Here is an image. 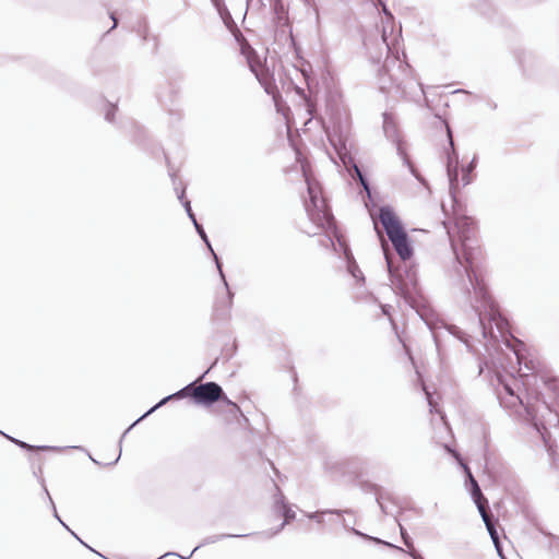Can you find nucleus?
<instances>
[{
    "mask_svg": "<svg viewBox=\"0 0 559 559\" xmlns=\"http://www.w3.org/2000/svg\"><path fill=\"white\" fill-rule=\"evenodd\" d=\"M302 173L308 187L309 199L305 201V209L309 219L317 228L328 231L334 228V218L323 197L319 182L308 174L306 165H302Z\"/></svg>",
    "mask_w": 559,
    "mask_h": 559,
    "instance_id": "1",
    "label": "nucleus"
},
{
    "mask_svg": "<svg viewBox=\"0 0 559 559\" xmlns=\"http://www.w3.org/2000/svg\"><path fill=\"white\" fill-rule=\"evenodd\" d=\"M173 397H191L195 403L203 405H211L217 401H222L226 403L227 413L234 418H237L238 414L241 413L240 407L228 400L223 389L215 382L199 385L191 383L168 399Z\"/></svg>",
    "mask_w": 559,
    "mask_h": 559,
    "instance_id": "2",
    "label": "nucleus"
},
{
    "mask_svg": "<svg viewBox=\"0 0 559 559\" xmlns=\"http://www.w3.org/2000/svg\"><path fill=\"white\" fill-rule=\"evenodd\" d=\"M379 219L385 229L396 253L402 260H408L413 254L408 237L397 216L389 209H381Z\"/></svg>",
    "mask_w": 559,
    "mask_h": 559,
    "instance_id": "3",
    "label": "nucleus"
},
{
    "mask_svg": "<svg viewBox=\"0 0 559 559\" xmlns=\"http://www.w3.org/2000/svg\"><path fill=\"white\" fill-rule=\"evenodd\" d=\"M461 255L465 262V270L471 282L475 281L477 294L489 305L491 311H496L495 302L491 300L490 296H488L485 284L483 280L478 278L475 269L476 263L483 258L480 247L475 246L469 239H465L462 242Z\"/></svg>",
    "mask_w": 559,
    "mask_h": 559,
    "instance_id": "4",
    "label": "nucleus"
},
{
    "mask_svg": "<svg viewBox=\"0 0 559 559\" xmlns=\"http://www.w3.org/2000/svg\"><path fill=\"white\" fill-rule=\"evenodd\" d=\"M240 52L245 56L250 70L255 74L259 82L264 86L267 94L274 98L278 94L277 86L270 78L269 73L264 72L261 68L258 57L253 48L243 39L240 44Z\"/></svg>",
    "mask_w": 559,
    "mask_h": 559,
    "instance_id": "5",
    "label": "nucleus"
},
{
    "mask_svg": "<svg viewBox=\"0 0 559 559\" xmlns=\"http://www.w3.org/2000/svg\"><path fill=\"white\" fill-rule=\"evenodd\" d=\"M468 477H469V480L472 484V496L474 498V501L477 506L478 511L480 512V508H483V510H487L488 509V500L483 496L477 481L475 480V478L473 477V475L469 472H468Z\"/></svg>",
    "mask_w": 559,
    "mask_h": 559,
    "instance_id": "6",
    "label": "nucleus"
},
{
    "mask_svg": "<svg viewBox=\"0 0 559 559\" xmlns=\"http://www.w3.org/2000/svg\"><path fill=\"white\" fill-rule=\"evenodd\" d=\"M480 515L486 524V527L490 534V537L495 544V546L497 547V549L499 550V546H500V542H499V536H498V533L496 531V527L491 521V518L488 513V510H483V508H480Z\"/></svg>",
    "mask_w": 559,
    "mask_h": 559,
    "instance_id": "7",
    "label": "nucleus"
},
{
    "mask_svg": "<svg viewBox=\"0 0 559 559\" xmlns=\"http://www.w3.org/2000/svg\"><path fill=\"white\" fill-rule=\"evenodd\" d=\"M14 442L22 449H25L27 451H34V450H41V451H45V450H50L51 448L50 447H34V445H31L26 442H23V441H20V440H14Z\"/></svg>",
    "mask_w": 559,
    "mask_h": 559,
    "instance_id": "8",
    "label": "nucleus"
},
{
    "mask_svg": "<svg viewBox=\"0 0 559 559\" xmlns=\"http://www.w3.org/2000/svg\"><path fill=\"white\" fill-rule=\"evenodd\" d=\"M231 305V295L229 292H226L223 300L217 304L218 308H229Z\"/></svg>",
    "mask_w": 559,
    "mask_h": 559,
    "instance_id": "9",
    "label": "nucleus"
},
{
    "mask_svg": "<svg viewBox=\"0 0 559 559\" xmlns=\"http://www.w3.org/2000/svg\"><path fill=\"white\" fill-rule=\"evenodd\" d=\"M136 32L143 37L144 40L148 37V27L146 23H139Z\"/></svg>",
    "mask_w": 559,
    "mask_h": 559,
    "instance_id": "10",
    "label": "nucleus"
},
{
    "mask_svg": "<svg viewBox=\"0 0 559 559\" xmlns=\"http://www.w3.org/2000/svg\"><path fill=\"white\" fill-rule=\"evenodd\" d=\"M285 521L282 523L281 527H283L290 518L294 516V514H290V510L289 509H285Z\"/></svg>",
    "mask_w": 559,
    "mask_h": 559,
    "instance_id": "11",
    "label": "nucleus"
},
{
    "mask_svg": "<svg viewBox=\"0 0 559 559\" xmlns=\"http://www.w3.org/2000/svg\"><path fill=\"white\" fill-rule=\"evenodd\" d=\"M132 129H133V133H134V135H136L138 133H139V134H142V133H143L142 128H141L140 126H138L136 123H134V124L132 126Z\"/></svg>",
    "mask_w": 559,
    "mask_h": 559,
    "instance_id": "12",
    "label": "nucleus"
},
{
    "mask_svg": "<svg viewBox=\"0 0 559 559\" xmlns=\"http://www.w3.org/2000/svg\"><path fill=\"white\" fill-rule=\"evenodd\" d=\"M298 162H300V163H301V166H302V165H306V167H307V169H308V174H309V175H311V174H310V166H309L308 162H306V160H301V158H298Z\"/></svg>",
    "mask_w": 559,
    "mask_h": 559,
    "instance_id": "13",
    "label": "nucleus"
},
{
    "mask_svg": "<svg viewBox=\"0 0 559 559\" xmlns=\"http://www.w3.org/2000/svg\"><path fill=\"white\" fill-rule=\"evenodd\" d=\"M504 390H506V392H507L508 394L513 395V391H512V389H511L509 385H507V384H506V385H504Z\"/></svg>",
    "mask_w": 559,
    "mask_h": 559,
    "instance_id": "14",
    "label": "nucleus"
},
{
    "mask_svg": "<svg viewBox=\"0 0 559 559\" xmlns=\"http://www.w3.org/2000/svg\"><path fill=\"white\" fill-rule=\"evenodd\" d=\"M112 19H114V26H112V27H116V25H117V21H116V19H115V17H112Z\"/></svg>",
    "mask_w": 559,
    "mask_h": 559,
    "instance_id": "15",
    "label": "nucleus"
}]
</instances>
